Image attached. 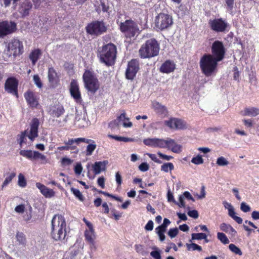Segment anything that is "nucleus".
Here are the masks:
<instances>
[{
    "label": "nucleus",
    "mask_w": 259,
    "mask_h": 259,
    "mask_svg": "<svg viewBox=\"0 0 259 259\" xmlns=\"http://www.w3.org/2000/svg\"><path fill=\"white\" fill-rule=\"evenodd\" d=\"M80 143L89 144L87 146L85 154L87 156H90L92 155L93 152L97 147L96 142L93 140L88 139L84 138L68 139L67 141L64 142V146L58 147L57 149L59 151L70 150L71 154L76 155L79 151L77 146Z\"/></svg>",
    "instance_id": "f257e3e1"
},
{
    "label": "nucleus",
    "mask_w": 259,
    "mask_h": 259,
    "mask_svg": "<svg viewBox=\"0 0 259 259\" xmlns=\"http://www.w3.org/2000/svg\"><path fill=\"white\" fill-rule=\"evenodd\" d=\"M143 143L146 146L154 148H167L176 153L181 152L182 150V146L181 145L178 144L174 139L168 138L165 140L159 138H147L143 140Z\"/></svg>",
    "instance_id": "f03ea898"
},
{
    "label": "nucleus",
    "mask_w": 259,
    "mask_h": 259,
    "mask_svg": "<svg viewBox=\"0 0 259 259\" xmlns=\"http://www.w3.org/2000/svg\"><path fill=\"white\" fill-rule=\"evenodd\" d=\"M116 46L109 43L103 45L98 51L97 56L100 62L104 63L108 67L113 66L116 62L117 57Z\"/></svg>",
    "instance_id": "7ed1b4c3"
},
{
    "label": "nucleus",
    "mask_w": 259,
    "mask_h": 259,
    "mask_svg": "<svg viewBox=\"0 0 259 259\" xmlns=\"http://www.w3.org/2000/svg\"><path fill=\"white\" fill-rule=\"evenodd\" d=\"M160 45L154 38L147 39L139 50V55L142 59H150L159 54Z\"/></svg>",
    "instance_id": "20e7f679"
},
{
    "label": "nucleus",
    "mask_w": 259,
    "mask_h": 259,
    "mask_svg": "<svg viewBox=\"0 0 259 259\" xmlns=\"http://www.w3.org/2000/svg\"><path fill=\"white\" fill-rule=\"evenodd\" d=\"M66 222L61 215H55L52 220L51 235L53 238L57 240L65 239L66 235Z\"/></svg>",
    "instance_id": "39448f33"
},
{
    "label": "nucleus",
    "mask_w": 259,
    "mask_h": 259,
    "mask_svg": "<svg viewBox=\"0 0 259 259\" xmlns=\"http://www.w3.org/2000/svg\"><path fill=\"white\" fill-rule=\"evenodd\" d=\"M39 121L37 118L32 119L30 123V131L25 130L17 136V141L20 148H22L24 144H26V137L33 142L38 136V126Z\"/></svg>",
    "instance_id": "423d86ee"
},
{
    "label": "nucleus",
    "mask_w": 259,
    "mask_h": 259,
    "mask_svg": "<svg viewBox=\"0 0 259 259\" xmlns=\"http://www.w3.org/2000/svg\"><path fill=\"white\" fill-rule=\"evenodd\" d=\"M219 61L209 54H204L200 60V68L206 76H210L216 70Z\"/></svg>",
    "instance_id": "0eeeda50"
},
{
    "label": "nucleus",
    "mask_w": 259,
    "mask_h": 259,
    "mask_svg": "<svg viewBox=\"0 0 259 259\" xmlns=\"http://www.w3.org/2000/svg\"><path fill=\"white\" fill-rule=\"evenodd\" d=\"M84 86L88 93L95 94L100 88V82L94 71L86 69L82 75Z\"/></svg>",
    "instance_id": "6e6552de"
},
{
    "label": "nucleus",
    "mask_w": 259,
    "mask_h": 259,
    "mask_svg": "<svg viewBox=\"0 0 259 259\" xmlns=\"http://www.w3.org/2000/svg\"><path fill=\"white\" fill-rule=\"evenodd\" d=\"M116 23L118 24L120 31L127 38L134 37L137 33H139V28L137 23L132 19L125 20L124 22H119L117 20Z\"/></svg>",
    "instance_id": "1a4fd4ad"
},
{
    "label": "nucleus",
    "mask_w": 259,
    "mask_h": 259,
    "mask_svg": "<svg viewBox=\"0 0 259 259\" xmlns=\"http://www.w3.org/2000/svg\"><path fill=\"white\" fill-rule=\"evenodd\" d=\"M85 29L87 34L97 37L105 33L107 27L103 21L94 20L88 23Z\"/></svg>",
    "instance_id": "9d476101"
},
{
    "label": "nucleus",
    "mask_w": 259,
    "mask_h": 259,
    "mask_svg": "<svg viewBox=\"0 0 259 259\" xmlns=\"http://www.w3.org/2000/svg\"><path fill=\"white\" fill-rule=\"evenodd\" d=\"M154 24L158 30L167 29L173 24L172 17L168 14L160 13L155 18Z\"/></svg>",
    "instance_id": "9b49d317"
},
{
    "label": "nucleus",
    "mask_w": 259,
    "mask_h": 259,
    "mask_svg": "<svg viewBox=\"0 0 259 259\" xmlns=\"http://www.w3.org/2000/svg\"><path fill=\"white\" fill-rule=\"evenodd\" d=\"M211 56L217 60V61H222L225 56L226 49L222 41L220 40L214 41L211 47Z\"/></svg>",
    "instance_id": "f8f14e48"
},
{
    "label": "nucleus",
    "mask_w": 259,
    "mask_h": 259,
    "mask_svg": "<svg viewBox=\"0 0 259 259\" xmlns=\"http://www.w3.org/2000/svg\"><path fill=\"white\" fill-rule=\"evenodd\" d=\"M8 51L10 55H13L14 58L22 55L24 52L22 42L18 38H12L8 43Z\"/></svg>",
    "instance_id": "ddd939ff"
},
{
    "label": "nucleus",
    "mask_w": 259,
    "mask_h": 259,
    "mask_svg": "<svg viewBox=\"0 0 259 259\" xmlns=\"http://www.w3.org/2000/svg\"><path fill=\"white\" fill-rule=\"evenodd\" d=\"M17 23L12 21L5 20L0 22V38L11 34L16 31Z\"/></svg>",
    "instance_id": "4468645a"
},
{
    "label": "nucleus",
    "mask_w": 259,
    "mask_h": 259,
    "mask_svg": "<svg viewBox=\"0 0 259 259\" xmlns=\"http://www.w3.org/2000/svg\"><path fill=\"white\" fill-rule=\"evenodd\" d=\"M208 24L210 29L216 32H224L228 28V23L222 18L210 20Z\"/></svg>",
    "instance_id": "2eb2a0df"
},
{
    "label": "nucleus",
    "mask_w": 259,
    "mask_h": 259,
    "mask_svg": "<svg viewBox=\"0 0 259 259\" xmlns=\"http://www.w3.org/2000/svg\"><path fill=\"white\" fill-rule=\"evenodd\" d=\"M140 69L139 63L137 59H132L128 62L125 71V77L128 80H133Z\"/></svg>",
    "instance_id": "dca6fc26"
},
{
    "label": "nucleus",
    "mask_w": 259,
    "mask_h": 259,
    "mask_svg": "<svg viewBox=\"0 0 259 259\" xmlns=\"http://www.w3.org/2000/svg\"><path fill=\"white\" fill-rule=\"evenodd\" d=\"M69 92L71 96L78 104H81L82 102L81 92L79 90V84L77 80L73 79L70 84Z\"/></svg>",
    "instance_id": "f3484780"
},
{
    "label": "nucleus",
    "mask_w": 259,
    "mask_h": 259,
    "mask_svg": "<svg viewBox=\"0 0 259 259\" xmlns=\"http://www.w3.org/2000/svg\"><path fill=\"white\" fill-rule=\"evenodd\" d=\"M18 80L14 77H10L7 79L5 83V90L9 93L18 97Z\"/></svg>",
    "instance_id": "a211bd4d"
},
{
    "label": "nucleus",
    "mask_w": 259,
    "mask_h": 259,
    "mask_svg": "<svg viewBox=\"0 0 259 259\" xmlns=\"http://www.w3.org/2000/svg\"><path fill=\"white\" fill-rule=\"evenodd\" d=\"M164 124L173 130H183L187 127L185 121L176 118H170L168 120H165Z\"/></svg>",
    "instance_id": "6ab92c4d"
},
{
    "label": "nucleus",
    "mask_w": 259,
    "mask_h": 259,
    "mask_svg": "<svg viewBox=\"0 0 259 259\" xmlns=\"http://www.w3.org/2000/svg\"><path fill=\"white\" fill-rule=\"evenodd\" d=\"M24 97L28 105L32 108H37L39 105V97L31 90H28L24 94Z\"/></svg>",
    "instance_id": "aec40b11"
},
{
    "label": "nucleus",
    "mask_w": 259,
    "mask_h": 259,
    "mask_svg": "<svg viewBox=\"0 0 259 259\" xmlns=\"http://www.w3.org/2000/svg\"><path fill=\"white\" fill-rule=\"evenodd\" d=\"M48 78L51 88H55L59 84V75L53 67H49L48 69Z\"/></svg>",
    "instance_id": "412c9836"
},
{
    "label": "nucleus",
    "mask_w": 259,
    "mask_h": 259,
    "mask_svg": "<svg viewBox=\"0 0 259 259\" xmlns=\"http://www.w3.org/2000/svg\"><path fill=\"white\" fill-rule=\"evenodd\" d=\"M85 241L89 244L91 248H95V240L96 236L94 228L86 230L84 232Z\"/></svg>",
    "instance_id": "4be33fe9"
},
{
    "label": "nucleus",
    "mask_w": 259,
    "mask_h": 259,
    "mask_svg": "<svg viewBox=\"0 0 259 259\" xmlns=\"http://www.w3.org/2000/svg\"><path fill=\"white\" fill-rule=\"evenodd\" d=\"M36 187L40 190L41 194L46 198H51L55 196V193L53 189L48 188L40 183H36Z\"/></svg>",
    "instance_id": "5701e85b"
},
{
    "label": "nucleus",
    "mask_w": 259,
    "mask_h": 259,
    "mask_svg": "<svg viewBox=\"0 0 259 259\" xmlns=\"http://www.w3.org/2000/svg\"><path fill=\"white\" fill-rule=\"evenodd\" d=\"M49 112L51 116L58 118L64 113L65 109L61 104H57L51 106Z\"/></svg>",
    "instance_id": "b1692460"
},
{
    "label": "nucleus",
    "mask_w": 259,
    "mask_h": 259,
    "mask_svg": "<svg viewBox=\"0 0 259 259\" xmlns=\"http://www.w3.org/2000/svg\"><path fill=\"white\" fill-rule=\"evenodd\" d=\"M175 69V64L170 60H166L162 64L160 71L162 73H169Z\"/></svg>",
    "instance_id": "393cba45"
},
{
    "label": "nucleus",
    "mask_w": 259,
    "mask_h": 259,
    "mask_svg": "<svg viewBox=\"0 0 259 259\" xmlns=\"http://www.w3.org/2000/svg\"><path fill=\"white\" fill-rule=\"evenodd\" d=\"M152 107L154 111L159 115L165 116H166L168 113L166 107L158 102H154L152 103Z\"/></svg>",
    "instance_id": "a878e982"
},
{
    "label": "nucleus",
    "mask_w": 259,
    "mask_h": 259,
    "mask_svg": "<svg viewBox=\"0 0 259 259\" xmlns=\"http://www.w3.org/2000/svg\"><path fill=\"white\" fill-rule=\"evenodd\" d=\"M108 162L107 160L103 161H97L93 165L94 172L95 175L99 174L101 171H105L106 168V165Z\"/></svg>",
    "instance_id": "bb28decb"
},
{
    "label": "nucleus",
    "mask_w": 259,
    "mask_h": 259,
    "mask_svg": "<svg viewBox=\"0 0 259 259\" xmlns=\"http://www.w3.org/2000/svg\"><path fill=\"white\" fill-rule=\"evenodd\" d=\"M32 7V4L30 1L25 0L22 3L20 9V12L23 17L28 16L29 11Z\"/></svg>",
    "instance_id": "cd10ccee"
},
{
    "label": "nucleus",
    "mask_w": 259,
    "mask_h": 259,
    "mask_svg": "<svg viewBox=\"0 0 259 259\" xmlns=\"http://www.w3.org/2000/svg\"><path fill=\"white\" fill-rule=\"evenodd\" d=\"M223 204L225 207H226V205H228L229 208H228V214L231 217L233 220H234L238 224H241L242 223V219L238 216L236 215V213L234 211L233 207L232 206V205L224 201Z\"/></svg>",
    "instance_id": "c85d7f7f"
},
{
    "label": "nucleus",
    "mask_w": 259,
    "mask_h": 259,
    "mask_svg": "<svg viewBox=\"0 0 259 259\" xmlns=\"http://www.w3.org/2000/svg\"><path fill=\"white\" fill-rule=\"evenodd\" d=\"M41 55V50L36 49L32 50L29 55V58L31 61L32 65H35Z\"/></svg>",
    "instance_id": "c756f323"
},
{
    "label": "nucleus",
    "mask_w": 259,
    "mask_h": 259,
    "mask_svg": "<svg viewBox=\"0 0 259 259\" xmlns=\"http://www.w3.org/2000/svg\"><path fill=\"white\" fill-rule=\"evenodd\" d=\"M259 114V108L255 107L245 108L242 114L244 116H255Z\"/></svg>",
    "instance_id": "7c9ffc66"
},
{
    "label": "nucleus",
    "mask_w": 259,
    "mask_h": 259,
    "mask_svg": "<svg viewBox=\"0 0 259 259\" xmlns=\"http://www.w3.org/2000/svg\"><path fill=\"white\" fill-rule=\"evenodd\" d=\"M220 229L226 233H229L232 235L235 234L236 231L229 224L223 223L220 225Z\"/></svg>",
    "instance_id": "2f4dec72"
},
{
    "label": "nucleus",
    "mask_w": 259,
    "mask_h": 259,
    "mask_svg": "<svg viewBox=\"0 0 259 259\" xmlns=\"http://www.w3.org/2000/svg\"><path fill=\"white\" fill-rule=\"evenodd\" d=\"M19 153L20 155L29 160H35V151L30 150H21Z\"/></svg>",
    "instance_id": "473e14b6"
},
{
    "label": "nucleus",
    "mask_w": 259,
    "mask_h": 259,
    "mask_svg": "<svg viewBox=\"0 0 259 259\" xmlns=\"http://www.w3.org/2000/svg\"><path fill=\"white\" fill-rule=\"evenodd\" d=\"M16 174L15 172H11L7 177L4 180L1 187V190H3L6 187H7L12 181V180L16 177Z\"/></svg>",
    "instance_id": "72a5a7b5"
},
{
    "label": "nucleus",
    "mask_w": 259,
    "mask_h": 259,
    "mask_svg": "<svg viewBox=\"0 0 259 259\" xmlns=\"http://www.w3.org/2000/svg\"><path fill=\"white\" fill-rule=\"evenodd\" d=\"M174 169V165L171 162L164 163L161 166V170L165 172H168L169 170L171 171Z\"/></svg>",
    "instance_id": "f704fd0d"
},
{
    "label": "nucleus",
    "mask_w": 259,
    "mask_h": 259,
    "mask_svg": "<svg viewBox=\"0 0 259 259\" xmlns=\"http://www.w3.org/2000/svg\"><path fill=\"white\" fill-rule=\"evenodd\" d=\"M18 185L22 188H24L27 185V182L24 175L20 173L18 176Z\"/></svg>",
    "instance_id": "c9c22d12"
},
{
    "label": "nucleus",
    "mask_w": 259,
    "mask_h": 259,
    "mask_svg": "<svg viewBox=\"0 0 259 259\" xmlns=\"http://www.w3.org/2000/svg\"><path fill=\"white\" fill-rule=\"evenodd\" d=\"M186 246H187V250L189 251L197 250L199 251H201L202 250V247L196 243H191V244L187 243Z\"/></svg>",
    "instance_id": "e433bc0d"
},
{
    "label": "nucleus",
    "mask_w": 259,
    "mask_h": 259,
    "mask_svg": "<svg viewBox=\"0 0 259 259\" xmlns=\"http://www.w3.org/2000/svg\"><path fill=\"white\" fill-rule=\"evenodd\" d=\"M71 191L74 194V195L80 201H83L84 200V197L78 189L71 188Z\"/></svg>",
    "instance_id": "4c0bfd02"
},
{
    "label": "nucleus",
    "mask_w": 259,
    "mask_h": 259,
    "mask_svg": "<svg viewBox=\"0 0 259 259\" xmlns=\"http://www.w3.org/2000/svg\"><path fill=\"white\" fill-rule=\"evenodd\" d=\"M35 160L40 159L41 160V163L46 164L48 162V159L45 155L41 154L38 151H35Z\"/></svg>",
    "instance_id": "58836bf2"
},
{
    "label": "nucleus",
    "mask_w": 259,
    "mask_h": 259,
    "mask_svg": "<svg viewBox=\"0 0 259 259\" xmlns=\"http://www.w3.org/2000/svg\"><path fill=\"white\" fill-rule=\"evenodd\" d=\"M217 237L218 239L224 244H228L229 243L228 238L224 233L219 232L217 234Z\"/></svg>",
    "instance_id": "ea45409f"
},
{
    "label": "nucleus",
    "mask_w": 259,
    "mask_h": 259,
    "mask_svg": "<svg viewBox=\"0 0 259 259\" xmlns=\"http://www.w3.org/2000/svg\"><path fill=\"white\" fill-rule=\"evenodd\" d=\"M229 248L232 252H234L236 254H238L239 255H241L242 254V252L241 249L234 244H230L229 245Z\"/></svg>",
    "instance_id": "a19ab883"
},
{
    "label": "nucleus",
    "mask_w": 259,
    "mask_h": 259,
    "mask_svg": "<svg viewBox=\"0 0 259 259\" xmlns=\"http://www.w3.org/2000/svg\"><path fill=\"white\" fill-rule=\"evenodd\" d=\"M17 240L22 244H25L26 242L25 235L22 232H17L16 234Z\"/></svg>",
    "instance_id": "79ce46f5"
},
{
    "label": "nucleus",
    "mask_w": 259,
    "mask_h": 259,
    "mask_svg": "<svg viewBox=\"0 0 259 259\" xmlns=\"http://www.w3.org/2000/svg\"><path fill=\"white\" fill-rule=\"evenodd\" d=\"M205 237L206 234L203 233H193L192 234V240H201L205 238Z\"/></svg>",
    "instance_id": "37998d69"
},
{
    "label": "nucleus",
    "mask_w": 259,
    "mask_h": 259,
    "mask_svg": "<svg viewBox=\"0 0 259 259\" xmlns=\"http://www.w3.org/2000/svg\"><path fill=\"white\" fill-rule=\"evenodd\" d=\"M217 164L219 166H225L228 165L229 162L225 157L221 156L217 159Z\"/></svg>",
    "instance_id": "c03bdc74"
},
{
    "label": "nucleus",
    "mask_w": 259,
    "mask_h": 259,
    "mask_svg": "<svg viewBox=\"0 0 259 259\" xmlns=\"http://www.w3.org/2000/svg\"><path fill=\"white\" fill-rule=\"evenodd\" d=\"M203 161V159L200 155H197V156L192 158L191 160V162L197 165L202 164Z\"/></svg>",
    "instance_id": "a18cd8bd"
},
{
    "label": "nucleus",
    "mask_w": 259,
    "mask_h": 259,
    "mask_svg": "<svg viewBox=\"0 0 259 259\" xmlns=\"http://www.w3.org/2000/svg\"><path fill=\"white\" fill-rule=\"evenodd\" d=\"M33 80L34 83L38 88H41L42 87V83L40 80V78L38 75L36 74L33 76Z\"/></svg>",
    "instance_id": "49530a36"
},
{
    "label": "nucleus",
    "mask_w": 259,
    "mask_h": 259,
    "mask_svg": "<svg viewBox=\"0 0 259 259\" xmlns=\"http://www.w3.org/2000/svg\"><path fill=\"white\" fill-rule=\"evenodd\" d=\"M4 2V4L5 7H9L11 4V2H12V4L14 6H17L18 2L20 0H3Z\"/></svg>",
    "instance_id": "de8ad7c7"
},
{
    "label": "nucleus",
    "mask_w": 259,
    "mask_h": 259,
    "mask_svg": "<svg viewBox=\"0 0 259 259\" xmlns=\"http://www.w3.org/2000/svg\"><path fill=\"white\" fill-rule=\"evenodd\" d=\"M179 231L177 228L170 229L168 232V236L172 238L175 237L178 234Z\"/></svg>",
    "instance_id": "09e8293b"
},
{
    "label": "nucleus",
    "mask_w": 259,
    "mask_h": 259,
    "mask_svg": "<svg viewBox=\"0 0 259 259\" xmlns=\"http://www.w3.org/2000/svg\"><path fill=\"white\" fill-rule=\"evenodd\" d=\"M225 2L227 9L232 11L234 7V0H225Z\"/></svg>",
    "instance_id": "8fccbe9b"
},
{
    "label": "nucleus",
    "mask_w": 259,
    "mask_h": 259,
    "mask_svg": "<svg viewBox=\"0 0 259 259\" xmlns=\"http://www.w3.org/2000/svg\"><path fill=\"white\" fill-rule=\"evenodd\" d=\"M61 162L62 165H69L73 162V160L67 157H63Z\"/></svg>",
    "instance_id": "3c124183"
},
{
    "label": "nucleus",
    "mask_w": 259,
    "mask_h": 259,
    "mask_svg": "<svg viewBox=\"0 0 259 259\" xmlns=\"http://www.w3.org/2000/svg\"><path fill=\"white\" fill-rule=\"evenodd\" d=\"M135 249L137 252L141 254H144L145 251L143 245L141 244H136L135 245Z\"/></svg>",
    "instance_id": "603ef678"
},
{
    "label": "nucleus",
    "mask_w": 259,
    "mask_h": 259,
    "mask_svg": "<svg viewBox=\"0 0 259 259\" xmlns=\"http://www.w3.org/2000/svg\"><path fill=\"white\" fill-rule=\"evenodd\" d=\"M105 179L104 177L102 176L98 179L97 184L101 188L104 189L105 187Z\"/></svg>",
    "instance_id": "864d4df0"
},
{
    "label": "nucleus",
    "mask_w": 259,
    "mask_h": 259,
    "mask_svg": "<svg viewBox=\"0 0 259 259\" xmlns=\"http://www.w3.org/2000/svg\"><path fill=\"white\" fill-rule=\"evenodd\" d=\"M241 210L244 212H247L250 211V207L249 205H247L245 202H242L240 207Z\"/></svg>",
    "instance_id": "5fc2aeb1"
},
{
    "label": "nucleus",
    "mask_w": 259,
    "mask_h": 259,
    "mask_svg": "<svg viewBox=\"0 0 259 259\" xmlns=\"http://www.w3.org/2000/svg\"><path fill=\"white\" fill-rule=\"evenodd\" d=\"M149 168V165L146 162H143L139 166V169L142 171H147Z\"/></svg>",
    "instance_id": "6e6d98bb"
},
{
    "label": "nucleus",
    "mask_w": 259,
    "mask_h": 259,
    "mask_svg": "<svg viewBox=\"0 0 259 259\" xmlns=\"http://www.w3.org/2000/svg\"><path fill=\"white\" fill-rule=\"evenodd\" d=\"M82 170V167L80 163L77 164L74 167V172L77 175H80Z\"/></svg>",
    "instance_id": "4d7b16f0"
},
{
    "label": "nucleus",
    "mask_w": 259,
    "mask_h": 259,
    "mask_svg": "<svg viewBox=\"0 0 259 259\" xmlns=\"http://www.w3.org/2000/svg\"><path fill=\"white\" fill-rule=\"evenodd\" d=\"M188 214L189 217L194 219H197L199 217L198 212L196 210H190L188 212Z\"/></svg>",
    "instance_id": "13d9d810"
},
{
    "label": "nucleus",
    "mask_w": 259,
    "mask_h": 259,
    "mask_svg": "<svg viewBox=\"0 0 259 259\" xmlns=\"http://www.w3.org/2000/svg\"><path fill=\"white\" fill-rule=\"evenodd\" d=\"M145 229L146 231H152L153 229V222L152 220H149L145 226Z\"/></svg>",
    "instance_id": "bf43d9fd"
},
{
    "label": "nucleus",
    "mask_w": 259,
    "mask_h": 259,
    "mask_svg": "<svg viewBox=\"0 0 259 259\" xmlns=\"http://www.w3.org/2000/svg\"><path fill=\"white\" fill-rule=\"evenodd\" d=\"M157 155L161 158L166 160H170L173 158V157L172 156H168V155L164 154L161 153L160 152H158Z\"/></svg>",
    "instance_id": "052dcab7"
},
{
    "label": "nucleus",
    "mask_w": 259,
    "mask_h": 259,
    "mask_svg": "<svg viewBox=\"0 0 259 259\" xmlns=\"http://www.w3.org/2000/svg\"><path fill=\"white\" fill-rule=\"evenodd\" d=\"M155 231H156V233L158 234V235L159 237L160 240L161 241H164L165 238V236L164 234L165 232L159 230H155Z\"/></svg>",
    "instance_id": "680f3d73"
},
{
    "label": "nucleus",
    "mask_w": 259,
    "mask_h": 259,
    "mask_svg": "<svg viewBox=\"0 0 259 259\" xmlns=\"http://www.w3.org/2000/svg\"><path fill=\"white\" fill-rule=\"evenodd\" d=\"M126 114L124 112L123 113H121L117 118V120L120 122V121H124V120H129V118L127 117H126Z\"/></svg>",
    "instance_id": "e2e57ef3"
},
{
    "label": "nucleus",
    "mask_w": 259,
    "mask_h": 259,
    "mask_svg": "<svg viewBox=\"0 0 259 259\" xmlns=\"http://www.w3.org/2000/svg\"><path fill=\"white\" fill-rule=\"evenodd\" d=\"M15 210L18 213H23L25 210V206L23 204L17 205L15 207Z\"/></svg>",
    "instance_id": "0e129e2a"
},
{
    "label": "nucleus",
    "mask_w": 259,
    "mask_h": 259,
    "mask_svg": "<svg viewBox=\"0 0 259 259\" xmlns=\"http://www.w3.org/2000/svg\"><path fill=\"white\" fill-rule=\"evenodd\" d=\"M115 178H116V182L118 185V186H120L122 183V178L119 174V172L118 171L116 173L115 175Z\"/></svg>",
    "instance_id": "69168bd1"
},
{
    "label": "nucleus",
    "mask_w": 259,
    "mask_h": 259,
    "mask_svg": "<svg viewBox=\"0 0 259 259\" xmlns=\"http://www.w3.org/2000/svg\"><path fill=\"white\" fill-rule=\"evenodd\" d=\"M150 254L155 259H161L160 254L158 251H152Z\"/></svg>",
    "instance_id": "338daca9"
},
{
    "label": "nucleus",
    "mask_w": 259,
    "mask_h": 259,
    "mask_svg": "<svg viewBox=\"0 0 259 259\" xmlns=\"http://www.w3.org/2000/svg\"><path fill=\"white\" fill-rule=\"evenodd\" d=\"M149 157L153 160L155 162H156L157 163H161V161L159 160L155 154H148Z\"/></svg>",
    "instance_id": "774afa93"
}]
</instances>
